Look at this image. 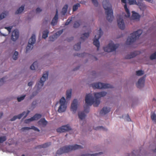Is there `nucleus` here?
Masks as SVG:
<instances>
[{
    "instance_id": "f03ea898",
    "label": "nucleus",
    "mask_w": 156,
    "mask_h": 156,
    "mask_svg": "<svg viewBox=\"0 0 156 156\" xmlns=\"http://www.w3.org/2000/svg\"><path fill=\"white\" fill-rule=\"evenodd\" d=\"M102 4L107 15V19L109 22H111L113 19L112 6L108 0H104Z\"/></svg>"
},
{
    "instance_id": "f704fd0d",
    "label": "nucleus",
    "mask_w": 156,
    "mask_h": 156,
    "mask_svg": "<svg viewBox=\"0 0 156 156\" xmlns=\"http://www.w3.org/2000/svg\"><path fill=\"white\" fill-rule=\"evenodd\" d=\"M102 153V152H99L98 153H96L94 154H83L81 155L80 156H96L98 154H100Z\"/></svg>"
},
{
    "instance_id": "338daca9",
    "label": "nucleus",
    "mask_w": 156,
    "mask_h": 156,
    "mask_svg": "<svg viewBox=\"0 0 156 156\" xmlns=\"http://www.w3.org/2000/svg\"><path fill=\"white\" fill-rule=\"evenodd\" d=\"M95 58L96 59V60H97V58L96 57H95Z\"/></svg>"
},
{
    "instance_id": "5fc2aeb1",
    "label": "nucleus",
    "mask_w": 156,
    "mask_h": 156,
    "mask_svg": "<svg viewBox=\"0 0 156 156\" xmlns=\"http://www.w3.org/2000/svg\"><path fill=\"white\" fill-rule=\"evenodd\" d=\"M33 84V83L32 82H30L28 83V85L29 86L31 87L32 85Z\"/></svg>"
},
{
    "instance_id": "0eeeda50",
    "label": "nucleus",
    "mask_w": 156,
    "mask_h": 156,
    "mask_svg": "<svg viewBox=\"0 0 156 156\" xmlns=\"http://www.w3.org/2000/svg\"><path fill=\"white\" fill-rule=\"evenodd\" d=\"M60 105L59 106L58 111L59 112H64L66 109V100L64 97H62L60 99L59 101Z\"/></svg>"
},
{
    "instance_id": "c03bdc74",
    "label": "nucleus",
    "mask_w": 156,
    "mask_h": 156,
    "mask_svg": "<svg viewBox=\"0 0 156 156\" xmlns=\"http://www.w3.org/2000/svg\"><path fill=\"white\" fill-rule=\"evenodd\" d=\"M6 16V13L4 12L2 13L0 15V20H2Z\"/></svg>"
},
{
    "instance_id": "2eb2a0df",
    "label": "nucleus",
    "mask_w": 156,
    "mask_h": 156,
    "mask_svg": "<svg viewBox=\"0 0 156 156\" xmlns=\"http://www.w3.org/2000/svg\"><path fill=\"white\" fill-rule=\"evenodd\" d=\"M145 80V77H143L140 78L137 83L136 84V86L137 87L140 88L144 86Z\"/></svg>"
},
{
    "instance_id": "4c0bfd02",
    "label": "nucleus",
    "mask_w": 156,
    "mask_h": 156,
    "mask_svg": "<svg viewBox=\"0 0 156 156\" xmlns=\"http://www.w3.org/2000/svg\"><path fill=\"white\" fill-rule=\"evenodd\" d=\"M39 123L41 122L44 125H46L47 123V121L44 119H41L38 122Z\"/></svg>"
},
{
    "instance_id": "412c9836",
    "label": "nucleus",
    "mask_w": 156,
    "mask_h": 156,
    "mask_svg": "<svg viewBox=\"0 0 156 156\" xmlns=\"http://www.w3.org/2000/svg\"><path fill=\"white\" fill-rule=\"evenodd\" d=\"M138 52L137 51H134L131 52L129 55H128L125 57V58L126 59H130L135 57L138 54Z\"/></svg>"
},
{
    "instance_id": "423d86ee",
    "label": "nucleus",
    "mask_w": 156,
    "mask_h": 156,
    "mask_svg": "<svg viewBox=\"0 0 156 156\" xmlns=\"http://www.w3.org/2000/svg\"><path fill=\"white\" fill-rule=\"evenodd\" d=\"M103 34V32L101 28H100L98 31V34L95 36V38L94 40L93 44L97 47L98 51L99 50L100 47V43L99 41V39Z\"/></svg>"
},
{
    "instance_id": "9b49d317",
    "label": "nucleus",
    "mask_w": 156,
    "mask_h": 156,
    "mask_svg": "<svg viewBox=\"0 0 156 156\" xmlns=\"http://www.w3.org/2000/svg\"><path fill=\"white\" fill-rule=\"evenodd\" d=\"M30 112V111L29 110H28L27 112H23L21 114H20L17 115L13 116V118L10 119V120L13 121L17 119H20L23 116H24V118H25L28 115Z\"/></svg>"
},
{
    "instance_id": "6ab92c4d",
    "label": "nucleus",
    "mask_w": 156,
    "mask_h": 156,
    "mask_svg": "<svg viewBox=\"0 0 156 156\" xmlns=\"http://www.w3.org/2000/svg\"><path fill=\"white\" fill-rule=\"evenodd\" d=\"M121 2L122 3H124L125 4V5H124V8L125 11H126L127 13V15H126L125 16L127 17H129L130 16V13L129 12V10L128 8H127V6L126 5V0H121Z\"/></svg>"
},
{
    "instance_id": "4d7b16f0",
    "label": "nucleus",
    "mask_w": 156,
    "mask_h": 156,
    "mask_svg": "<svg viewBox=\"0 0 156 156\" xmlns=\"http://www.w3.org/2000/svg\"><path fill=\"white\" fill-rule=\"evenodd\" d=\"M128 121H131V119L129 117V115H128V116L127 117V119H126Z\"/></svg>"
},
{
    "instance_id": "4468645a",
    "label": "nucleus",
    "mask_w": 156,
    "mask_h": 156,
    "mask_svg": "<svg viewBox=\"0 0 156 156\" xmlns=\"http://www.w3.org/2000/svg\"><path fill=\"white\" fill-rule=\"evenodd\" d=\"M19 32L17 30H14L12 32L11 39L13 41H16L19 38Z\"/></svg>"
},
{
    "instance_id": "052dcab7",
    "label": "nucleus",
    "mask_w": 156,
    "mask_h": 156,
    "mask_svg": "<svg viewBox=\"0 0 156 156\" xmlns=\"http://www.w3.org/2000/svg\"><path fill=\"white\" fill-rule=\"evenodd\" d=\"M1 34L3 36H6L7 35H6V34H2V33H1Z\"/></svg>"
},
{
    "instance_id": "69168bd1",
    "label": "nucleus",
    "mask_w": 156,
    "mask_h": 156,
    "mask_svg": "<svg viewBox=\"0 0 156 156\" xmlns=\"http://www.w3.org/2000/svg\"><path fill=\"white\" fill-rule=\"evenodd\" d=\"M21 156H25V155L24 154H23Z\"/></svg>"
},
{
    "instance_id": "6e6d98bb",
    "label": "nucleus",
    "mask_w": 156,
    "mask_h": 156,
    "mask_svg": "<svg viewBox=\"0 0 156 156\" xmlns=\"http://www.w3.org/2000/svg\"><path fill=\"white\" fill-rule=\"evenodd\" d=\"M73 37H70L68 39L67 41L69 42V41H71L73 40Z\"/></svg>"
},
{
    "instance_id": "1a4fd4ad",
    "label": "nucleus",
    "mask_w": 156,
    "mask_h": 156,
    "mask_svg": "<svg viewBox=\"0 0 156 156\" xmlns=\"http://www.w3.org/2000/svg\"><path fill=\"white\" fill-rule=\"evenodd\" d=\"M35 36L34 34H33L29 40L28 45L26 47V53H27L29 50L32 49L33 48V44L35 43Z\"/></svg>"
},
{
    "instance_id": "37998d69",
    "label": "nucleus",
    "mask_w": 156,
    "mask_h": 156,
    "mask_svg": "<svg viewBox=\"0 0 156 156\" xmlns=\"http://www.w3.org/2000/svg\"><path fill=\"white\" fill-rule=\"evenodd\" d=\"M25 96L26 95H23L20 97L18 98L17 100L19 102L20 101L24 99Z\"/></svg>"
},
{
    "instance_id": "8fccbe9b",
    "label": "nucleus",
    "mask_w": 156,
    "mask_h": 156,
    "mask_svg": "<svg viewBox=\"0 0 156 156\" xmlns=\"http://www.w3.org/2000/svg\"><path fill=\"white\" fill-rule=\"evenodd\" d=\"M4 78L3 77L0 79V86L2 85L4 83Z\"/></svg>"
},
{
    "instance_id": "13d9d810",
    "label": "nucleus",
    "mask_w": 156,
    "mask_h": 156,
    "mask_svg": "<svg viewBox=\"0 0 156 156\" xmlns=\"http://www.w3.org/2000/svg\"><path fill=\"white\" fill-rule=\"evenodd\" d=\"M3 113L2 112H0V118L3 115Z\"/></svg>"
},
{
    "instance_id": "a19ab883",
    "label": "nucleus",
    "mask_w": 156,
    "mask_h": 156,
    "mask_svg": "<svg viewBox=\"0 0 156 156\" xmlns=\"http://www.w3.org/2000/svg\"><path fill=\"white\" fill-rule=\"evenodd\" d=\"M150 58L151 60L156 59V51L150 56Z\"/></svg>"
},
{
    "instance_id": "20e7f679",
    "label": "nucleus",
    "mask_w": 156,
    "mask_h": 156,
    "mask_svg": "<svg viewBox=\"0 0 156 156\" xmlns=\"http://www.w3.org/2000/svg\"><path fill=\"white\" fill-rule=\"evenodd\" d=\"M142 30H139L131 34L130 36L129 37L127 40L126 44L128 45L131 44L139 38L140 35L142 34Z\"/></svg>"
},
{
    "instance_id": "a211bd4d",
    "label": "nucleus",
    "mask_w": 156,
    "mask_h": 156,
    "mask_svg": "<svg viewBox=\"0 0 156 156\" xmlns=\"http://www.w3.org/2000/svg\"><path fill=\"white\" fill-rule=\"evenodd\" d=\"M77 108V101L76 99H74L71 105V110L73 113L75 112Z\"/></svg>"
},
{
    "instance_id": "4be33fe9",
    "label": "nucleus",
    "mask_w": 156,
    "mask_h": 156,
    "mask_svg": "<svg viewBox=\"0 0 156 156\" xmlns=\"http://www.w3.org/2000/svg\"><path fill=\"white\" fill-rule=\"evenodd\" d=\"M110 111V108L107 107H104L100 112V114H105Z\"/></svg>"
},
{
    "instance_id": "aec40b11",
    "label": "nucleus",
    "mask_w": 156,
    "mask_h": 156,
    "mask_svg": "<svg viewBox=\"0 0 156 156\" xmlns=\"http://www.w3.org/2000/svg\"><path fill=\"white\" fill-rule=\"evenodd\" d=\"M58 20V11L57 9L56 10V14L52 19V22L51 23V24L53 25L54 26L55 25L57 22Z\"/></svg>"
},
{
    "instance_id": "2f4dec72",
    "label": "nucleus",
    "mask_w": 156,
    "mask_h": 156,
    "mask_svg": "<svg viewBox=\"0 0 156 156\" xmlns=\"http://www.w3.org/2000/svg\"><path fill=\"white\" fill-rule=\"evenodd\" d=\"M68 7V5H65L64 7L62 8L61 13L63 15H65L66 13Z\"/></svg>"
},
{
    "instance_id": "864d4df0",
    "label": "nucleus",
    "mask_w": 156,
    "mask_h": 156,
    "mask_svg": "<svg viewBox=\"0 0 156 156\" xmlns=\"http://www.w3.org/2000/svg\"><path fill=\"white\" fill-rule=\"evenodd\" d=\"M41 9L39 8H37L36 9V11L37 12H39L41 11Z\"/></svg>"
},
{
    "instance_id": "3c124183",
    "label": "nucleus",
    "mask_w": 156,
    "mask_h": 156,
    "mask_svg": "<svg viewBox=\"0 0 156 156\" xmlns=\"http://www.w3.org/2000/svg\"><path fill=\"white\" fill-rule=\"evenodd\" d=\"M37 94V92H34L33 93V94L32 95H31L30 97V99H31L33 98V97L35 96Z\"/></svg>"
},
{
    "instance_id": "09e8293b",
    "label": "nucleus",
    "mask_w": 156,
    "mask_h": 156,
    "mask_svg": "<svg viewBox=\"0 0 156 156\" xmlns=\"http://www.w3.org/2000/svg\"><path fill=\"white\" fill-rule=\"evenodd\" d=\"M72 21V19H68L66 20V22L65 23V25H68Z\"/></svg>"
},
{
    "instance_id": "680f3d73",
    "label": "nucleus",
    "mask_w": 156,
    "mask_h": 156,
    "mask_svg": "<svg viewBox=\"0 0 156 156\" xmlns=\"http://www.w3.org/2000/svg\"><path fill=\"white\" fill-rule=\"evenodd\" d=\"M36 102L35 101H34L33 102L32 104H36Z\"/></svg>"
},
{
    "instance_id": "de8ad7c7",
    "label": "nucleus",
    "mask_w": 156,
    "mask_h": 156,
    "mask_svg": "<svg viewBox=\"0 0 156 156\" xmlns=\"http://www.w3.org/2000/svg\"><path fill=\"white\" fill-rule=\"evenodd\" d=\"M92 3L95 6H97L98 5V3L97 0H91Z\"/></svg>"
},
{
    "instance_id": "72a5a7b5",
    "label": "nucleus",
    "mask_w": 156,
    "mask_h": 156,
    "mask_svg": "<svg viewBox=\"0 0 156 156\" xmlns=\"http://www.w3.org/2000/svg\"><path fill=\"white\" fill-rule=\"evenodd\" d=\"M81 42H80L74 45V48L76 51L79 50L80 49Z\"/></svg>"
},
{
    "instance_id": "58836bf2",
    "label": "nucleus",
    "mask_w": 156,
    "mask_h": 156,
    "mask_svg": "<svg viewBox=\"0 0 156 156\" xmlns=\"http://www.w3.org/2000/svg\"><path fill=\"white\" fill-rule=\"evenodd\" d=\"M18 52L17 51H15L12 57L14 60H16L18 58Z\"/></svg>"
},
{
    "instance_id": "c756f323",
    "label": "nucleus",
    "mask_w": 156,
    "mask_h": 156,
    "mask_svg": "<svg viewBox=\"0 0 156 156\" xmlns=\"http://www.w3.org/2000/svg\"><path fill=\"white\" fill-rule=\"evenodd\" d=\"M81 23V22L80 20L76 21L73 24V27L75 28L78 27Z\"/></svg>"
},
{
    "instance_id": "f8f14e48",
    "label": "nucleus",
    "mask_w": 156,
    "mask_h": 156,
    "mask_svg": "<svg viewBox=\"0 0 156 156\" xmlns=\"http://www.w3.org/2000/svg\"><path fill=\"white\" fill-rule=\"evenodd\" d=\"M71 129V127L68 125L61 126L57 129L58 132L62 133L69 131Z\"/></svg>"
},
{
    "instance_id": "bb28decb",
    "label": "nucleus",
    "mask_w": 156,
    "mask_h": 156,
    "mask_svg": "<svg viewBox=\"0 0 156 156\" xmlns=\"http://www.w3.org/2000/svg\"><path fill=\"white\" fill-rule=\"evenodd\" d=\"M38 67V63L37 62H34L32 65L30 66V69L31 70H35Z\"/></svg>"
},
{
    "instance_id": "0e129e2a",
    "label": "nucleus",
    "mask_w": 156,
    "mask_h": 156,
    "mask_svg": "<svg viewBox=\"0 0 156 156\" xmlns=\"http://www.w3.org/2000/svg\"><path fill=\"white\" fill-rule=\"evenodd\" d=\"M86 54L85 53H83L82 54L84 55V54Z\"/></svg>"
},
{
    "instance_id": "603ef678",
    "label": "nucleus",
    "mask_w": 156,
    "mask_h": 156,
    "mask_svg": "<svg viewBox=\"0 0 156 156\" xmlns=\"http://www.w3.org/2000/svg\"><path fill=\"white\" fill-rule=\"evenodd\" d=\"M5 28L6 29H7L8 30V31H9V33L10 32V31H11V30L12 29V27H5Z\"/></svg>"
},
{
    "instance_id": "b1692460",
    "label": "nucleus",
    "mask_w": 156,
    "mask_h": 156,
    "mask_svg": "<svg viewBox=\"0 0 156 156\" xmlns=\"http://www.w3.org/2000/svg\"><path fill=\"white\" fill-rule=\"evenodd\" d=\"M51 144V143L50 142L45 143L44 144L39 145L36 146L35 147L36 148H41L47 147Z\"/></svg>"
},
{
    "instance_id": "cd10ccee",
    "label": "nucleus",
    "mask_w": 156,
    "mask_h": 156,
    "mask_svg": "<svg viewBox=\"0 0 156 156\" xmlns=\"http://www.w3.org/2000/svg\"><path fill=\"white\" fill-rule=\"evenodd\" d=\"M72 92V90L70 89L69 90H67L66 91V98L67 100L70 99L71 96Z\"/></svg>"
},
{
    "instance_id": "79ce46f5",
    "label": "nucleus",
    "mask_w": 156,
    "mask_h": 156,
    "mask_svg": "<svg viewBox=\"0 0 156 156\" xmlns=\"http://www.w3.org/2000/svg\"><path fill=\"white\" fill-rule=\"evenodd\" d=\"M136 73L137 75L140 76L143 74L144 73L143 71L141 70H140L136 71Z\"/></svg>"
},
{
    "instance_id": "7ed1b4c3",
    "label": "nucleus",
    "mask_w": 156,
    "mask_h": 156,
    "mask_svg": "<svg viewBox=\"0 0 156 156\" xmlns=\"http://www.w3.org/2000/svg\"><path fill=\"white\" fill-rule=\"evenodd\" d=\"M83 147L79 145L75 144L73 145L65 146L61 148L58 150L56 153L57 154H61L64 153H68L73 150L83 148Z\"/></svg>"
},
{
    "instance_id": "a18cd8bd",
    "label": "nucleus",
    "mask_w": 156,
    "mask_h": 156,
    "mask_svg": "<svg viewBox=\"0 0 156 156\" xmlns=\"http://www.w3.org/2000/svg\"><path fill=\"white\" fill-rule=\"evenodd\" d=\"M99 129H102L104 130H107V129L104 128L102 126H98L96 127L95 129V130H99Z\"/></svg>"
},
{
    "instance_id": "39448f33",
    "label": "nucleus",
    "mask_w": 156,
    "mask_h": 156,
    "mask_svg": "<svg viewBox=\"0 0 156 156\" xmlns=\"http://www.w3.org/2000/svg\"><path fill=\"white\" fill-rule=\"evenodd\" d=\"M90 86L94 89H102L113 88V86L108 83H92L90 85Z\"/></svg>"
},
{
    "instance_id": "5701e85b",
    "label": "nucleus",
    "mask_w": 156,
    "mask_h": 156,
    "mask_svg": "<svg viewBox=\"0 0 156 156\" xmlns=\"http://www.w3.org/2000/svg\"><path fill=\"white\" fill-rule=\"evenodd\" d=\"M30 129H33L35 131H37L38 132L40 131V130L38 128L34 126H32L31 127H23L21 128V130L22 131H23L25 130H28Z\"/></svg>"
},
{
    "instance_id": "c9c22d12",
    "label": "nucleus",
    "mask_w": 156,
    "mask_h": 156,
    "mask_svg": "<svg viewBox=\"0 0 156 156\" xmlns=\"http://www.w3.org/2000/svg\"><path fill=\"white\" fill-rule=\"evenodd\" d=\"M151 118L152 121L156 123V115L154 113H153L151 115Z\"/></svg>"
},
{
    "instance_id": "393cba45",
    "label": "nucleus",
    "mask_w": 156,
    "mask_h": 156,
    "mask_svg": "<svg viewBox=\"0 0 156 156\" xmlns=\"http://www.w3.org/2000/svg\"><path fill=\"white\" fill-rule=\"evenodd\" d=\"M132 17L133 19H139L140 18V16L139 14L136 12L134 11H132Z\"/></svg>"
},
{
    "instance_id": "e2e57ef3",
    "label": "nucleus",
    "mask_w": 156,
    "mask_h": 156,
    "mask_svg": "<svg viewBox=\"0 0 156 156\" xmlns=\"http://www.w3.org/2000/svg\"><path fill=\"white\" fill-rule=\"evenodd\" d=\"M58 102H57L56 104V105H55V106H56L57 105V104H58Z\"/></svg>"
},
{
    "instance_id": "774afa93",
    "label": "nucleus",
    "mask_w": 156,
    "mask_h": 156,
    "mask_svg": "<svg viewBox=\"0 0 156 156\" xmlns=\"http://www.w3.org/2000/svg\"><path fill=\"white\" fill-rule=\"evenodd\" d=\"M153 100H155V99H153Z\"/></svg>"
},
{
    "instance_id": "473e14b6",
    "label": "nucleus",
    "mask_w": 156,
    "mask_h": 156,
    "mask_svg": "<svg viewBox=\"0 0 156 156\" xmlns=\"http://www.w3.org/2000/svg\"><path fill=\"white\" fill-rule=\"evenodd\" d=\"M49 32V31L47 30H44L43 33L42 38L44 39H46L48 37Z\"/></svg>"
},
{
    "instance_id": "e433bc0d",
    "label": "nucleus",
    "mask_w": 156,
    "mask_h": 156,
    "mask_svg": "<svg viewBox=\"0 0 156 156\" xmlns=\"http://www.w3.org/2000/svg\"><path fill=\"white\" fill-rule=\"evenodd\" d=\"M80 6V4L79 3H77V4L74 5L73 8V11L74 12L77 10L78 9V8Z\"/></svg>"
},
{
    "instance_id": "7c9ffc66",
    "label": "nucleus",
    "mask_w": 156,
    "mask_h": 156,
    "mask_svg": "<svg viewBox=\"0 0 156 156\" xmlns=\"http://www.w3.org/2000/svg\"><path fill=\"white\" fill-rule=\"evenodd\" d=\"M24 5H22L21 7H20L15 12V14H17L21 13L23 10L24 9Z\"/></svg>"
},
{
    "instance_id": "49530a36",
    "label": "nucleus",
    "mask_w": 156,
    "mask_h": 156,
    "mask_svg": "<svg viewBox=\"0 0 156 156\" xmlns=\"http://www.w3.org/2000/svg\"><path fill=\"white\" fill-rule=\"evenodd\" d=\"M129 3L130 5L136 4V1L135 0H128Z\"/></svg>"
},
{
    "instance_id": "f3484780",
    "label": "nucleus",
    "mask_w": 156,
    "mask_h": 156,
    "mask_svg": "<svg viewBox=\"0 0 156 156\" xmlns=\"http://www.w3.org/2000/svg\"><path fill=\"white\" fill-rule=\"evenodd\" d=\"M63 32L62 30H60L57 32L55 34L52 36H50L49 37V41H53L57 38V37L60 35Z\"/></svg>"
},
{
    "instance_id": "9d476101",
    "label": "nucleus",
    "mask_w": 156,
    "mask_h": 156,
    "mask_svg": "<svg viewBox=\"0 0 156 156\" xmlns=\"http://www.w3.org/2000/svg\"><path fill=\"white\" fill-rule=\"evenodd\" d=\"M117 21L118 26L121 30H123L125 29V25L124 20L121 16H118L117 17Z\"/></svg>"
},
{
    "instance_id": "f257e3e1",
    "label": "nucleus",
    "mask_w": 156,
    "mask_h": 156,
    "mask_svg": "<svg viewBox=\"0 0 156 156\" xmlns=\"http://www.w3.org/2000/svg\"><path fill=\"white\" fill-rule=\"evenodd\" d=\"M107 93L105 91L94 93V98L90 94H87L85 97V102L88 105H91L93 104L94 107H97L100 102V98L105 96Z\"/></svg>"
},
{
    "instance_id": "6e6552de",
    "label": "nucleus",
    "mask_w": 156,
    "mask_h": 156,
    "mask_svg": "<svg viewBox=\"0 0 156 156\" xmlns=\"http://www.w3.org/2000/svg\"><path fill=\"white\" fill-rule=\"evenodd\" d=\"M118 47V44H115L112 42L109 43L108 45L103 48L104 51L107 52H111L115 51Z\"/></svg>"
},
{
    "instance_id": "ddd939ff",
    "label": "nucleus",
    "mask_w": 156,
    "mask_h": 156,
    "mask_svg": "<svg viewBox=\"0 0 156 156\" xmlns=\"http://www.w3.org/2000/svg\"><path fill=\"white\" fill-rule=\"evenodd\" d=\"M48 76V72H46L45 73H44L42 76L41 78L40 81V83H38V87H40L39 86L40 85V84H41V87H42L43 86L44 83L46 81V79H47Z\"/></svg>"
},
{
    "instance_id": "ea45409f",
    "label": "nucleus",
    "mask_w": 156,
    "mask_h": 156,
    "mask_svg": "<svg viewBox=\"0 0 156 156\" xmlns=\"http://www.w3.org/2000/svg\"><path fill=\"white\" fill-rule=\"evenodd\" d=\"M6 140V138L5 136L0 137V143H2Z\"/></svg>"
},
{
    "instance_id": "a878e982",
    "label": "nucleus",
    "mask_w": 156,
    "mask_h": 156,
    "mask_svg": "<svg viewBox=\"0 0 156 156\" xmlns=\"http://www.w3.org/2000/svg\"><path fill=\"white\" fill-rule=\"evenodd\" d=\"M86 109H85L84 111L80 112L78 113V116L79 118L81 120L84 119L86 116V115L84 113V112L86 111Z\"/></svg>"
},
{
    "instance_id": "dca6fc26",
    "label": "nucleus",
    "mask_w": 156,
    "mask_h": 156,
    "mask_svg": "<svg viewBox=\"0 0 156 156\" xmlns=\"http://www.w3.org/2000/svg\"><path fill=\"white\" fill-rule=\"evenodd\" d=\"M41 117V115L39 114H36L30 118L26 120L25 122L26 123H28L34 120H37L40 119Z\"/></svg>"
},
{
    "instance_id": "c85d7f7f",
    "label": "nucleus",
    "mask_w": 156,
    "mask_h": 156,
    "mask_svg": "<svg viewBox=\"0 0 156 156\" xmlns=\"http://www.w3.org/2000/svg\"><path fill=\"white\" fill-rule=\"evenodd\" d=\"M89 33H85L82 35V37H81L80 38L81 40H84L87 39L89 37Z\"/></svg>"
},
{
    "instance_id": "bf43d9fd",
    "label": "nucleus",
    "mask_w": 156,
    "mask_h": 156,
    "mask_svg": "<svg viewBox=\"0 0 156 156\" xmlns=\"http://www.w3.org/2000/svg\"><path fill=\"white\" fill-rule=\"evenodd\" d=\"M79 68V67H77L76 68H75L74 69V70L75 71V70H76L78 69Z\"/></svg>"
}]
</instances>
